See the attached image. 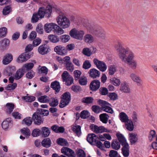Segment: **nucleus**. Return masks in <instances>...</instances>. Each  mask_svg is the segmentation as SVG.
<instances>
[{"mask_svg": "<svg viewBox=\"0 0 157 157\" xmlns=\"http://www.w3.org/2000/svg\"><path fill=\"white\" fill-rule=\"evenodd\" d=\"M51 129L56 133H63L64 132L65 129L62 126L59 127L56 125H53L51 127Z\"/></svg>", "mask_w": 157, "mask_h": 157, "instance_id": "a878e982", "label": "nucleus"}, {"mask_svg": "<svg viewBox=\"0 0 157 157\" xmlns=\"http://www.w3.org/2000/svg\"><path fill=\"white\" fill-rule=\"evenodd\" d=\"M22 99L26 102H31L35 100V97L33 96H24Z\"/></svg>", "mask_w": 157, "mask_h": 157, "instance_id": "e2e57ef3", "label": "nucleus"}, {"mask_svg": "<svg viewBox=\"0 0 157 157\" xmlns=\"http://www.w3.org/2000/svg\"><path fill=\"white\" fill-rule=\"evenodd\" d=\"M125 125L126 128L130 131H132L134 128V125L132 121L129 120L127 122L125 123Z\"/></svg>", "mask_w": 157, "mask_h": 157, "instance_id": "ea45409f", "label": "nucleus"}, {"mask_svg": "<svg viewBox=\"0 0 157 157\" xmlns=\"http://www.w3.org/2000/svg\"><path fill=\"white\" fill-rule=\"evenodd\" d=\"M58 100L56 98H52L49 99L48 102L51 106L55 107L58 105Z\"/></svg>", "mask_w": 157, "mask_h": 157, "instance_id": "473e14b6", "label": "nucleus"}, {"mask_svg": "<svg viewBox=\"0 0 157 157\" xmlns=\"http://www.w3.org/2000/svg\"><path fill=\"white\" fill-rule=\"evenodd\" d=\"M91 129L95 133H102L104 132H110V130L103 126H98L94 124L90 126Z\"/></svg>", "mask_w": 157, "mask_h": 157, "instance_id": "4468645a", "label": "nucleus"}, {"mask_svg": "<svg viewBox=\"0 0 157 157\" xmlns=\"http://www.w3.org/2000/svg\"><path fill=\"white\" fill-rule=\"evenodd\" d=\"M100 86V82L98 79H95L91 81L90 85V90L93 91H96L98 90Z\"/></svg>", "mask_w": 157, "mask_h": 157, "instance_id": "2eb2a0df", "label": "nucleus"}, {"mask_svg": "<svg viewBox=\"0 0 157 157\" xmlns=\"http://www.w3.org/2000/svg\"><path fill=\"white\" fill-rule=\"evenodd\" d=\"M129 77L131 80L134 82L136 83L138 86L142 85V81L138 75L134 73L130 74Z\"/></svg>", "mask_w": 157, "mask_h": 157, "instance_id": "a211bd4d", "label": "nucleus"}, {"mask_svg": "<svg viewBox=\"0 0 157 157\" xmlns=\"http://www.w3.org/2000/svg\"><path fill=\"white\" fill-rule=\"evenodd\" d=\"M98 137L94 133L89 134L86 137L87 141L92 145H95L100 148L103 147L102 144L98 140H97Z\"/></svg>", "mask_w": 157, "mask_h": 157, "instance_id": "423d86ee", "label": "nucleus"}, {"mask_svg": "<svg viewBox=\"0 0 157 157\" xmlns=\"http://www.w3.org/2000/svg\"><path fill=\"white\" fill-rule=\"evenodd\" d=\"M120 90L122 92L125 93H130L131 92L129 85L126 82H123L121 84Z\"/></svg>", "mask_w": 157, "mask_h": 157, "instance_id": "412c9836", "label": "nucleus"}, {"mask_svg": "<svg viewBox=\"0 0 157 157\" xmlns=\"http://www.w3.org/2000/svg\"><path fill=\"white\" fill-rule=\"evenodd\" d=\"M83 26L85 27L88 30L97 36L102 39L105 37V31L101 28H96L91 25L87 20H83L82 21Z\"/></svg>", "mask_w": 157, "mask_h": 157, "instance_id": "f257e3e1", "label": "nucleus"}, {"mask_svg": "<svg viewBox=\"0 0 157 157\" xmlns=\"http://www.w3.org/2000/svg\"><path fill=\"white\" fill-rule=\"evenodd\" d=\"M40 19V16L36 12H35L33 14L31 21L32 23H36Z\"/></svg>", "mask_w": 157, "mask_h": 157, "instance_id": "58836bf2", "label": "nucleus"}, {"mask_svg": "<svg viewBox=\"0 0 157 157\" xmlns=\"http://www.w3.org/2000/svg\"><path fill=\"white\" fill-rule=\"evenodd\" d=\"M11 118H8L4 121L2 124V128L5 130L8 129L10 125L12 124V120Z\"/></svg>", "mask_w": 157, "mask_h": 157, "instance_id": "393cba45", "label": "nucleus"}, {"mask_svg": "<svg viewBox=\"0 0 157 157\" xmlns=\"http://www.w3.org/2000/svg\"><path fill=\"white\" fill-rule=\"evenodd\" d=\"M33 54L32 52H25L23 53L18 57L17 61L19 63L25 62L32 56Z\"/></svg>", "mask_w": 157, "mask_h": 157, "instance_id": "ddd939ff", "label": "nucleus"}, {"mask_svg": "<svg viewBox=\"0 0 157 157\" xmlns=\"http://www.w3.org/2000/svg\"><path fill=\"white\" fill-rule=\"evenodd\" d=\"M90 113L86 110H83L80 113V117L82 119H86L89 117Z\"/></svg>", "mask_w": 157, "mask_h": 157, "instance_id": "864d4df0", "label": "nucleus"}, {"mask_svg": "<svg viewBox=\"0 0 157 157\" xmlns=\"http://www.w3.org/2000/svg\"><path fill=\"white\" fill-rule=\"evenodd\" d=\"M32 122V120L31 117H28L24 118L22 121V124H25L28 126L30 125Z\"/></svg>", "mask_w": 157, "mask_h": 157, "instance_id": "8fccbe9b", "label": "nucleus"}, {"mask_svg": "<svg viewBox=\"0 0 157 157\" xmlns=\"http://www.w3.org/2000/svg\"><path fill=\"white\" fill-rule=\"evenodd\" d=\"M99 104L101 106V109L105 112L112 114L113 111L112 109L109 107L110 104L107 102L101 100H99L98 101Z\"/></svg>", "mask_w": 157, "mask_h": 157, "instance_id": "1a4fd4ad", "label": "nucleus"}, {"mask_svg": "<svg viewBox=\"0 0 157 157\" xmlns=\"http://www.w3.org/2000/svg\"><path fill=\"white\" fill-rule=\"evenodd\" d=\"M17 86V84L16 83L9 84L6 87V89L9 90H13L16 88Z\"/></svg>", "mask_w": 157, "mask_h": 157, "instance_id": "4d7b16f0", "label": "nucleus"}, {"mask_svg": "<svg viewBox=\"0 0 157 157\" xmlns=\"http://www.w3.org/2000/svg\"><path fill=\"white\" fill-rule=\"evenodd\" d=\"M34 66V64L33 63H28L25 64L22 67L25 71V70L29 71Z\"/></svg>", "mask_w": 157, "mask_h": 157, "instance_id": "a18cd8bd", "label": "nucleus"}, {"mask_svg": "<svg viewBox=\"0 0 157 157\" xmlns=\"http://www.w3.org/2000/svg\"><path fill=\"white\" fill-rule=\"evenodd\" d=\"M12 11V9L10 6H8L5 8L3 10V14L4 15H6L9 14Z\"/></svg>", "mask_w": 157, "mask_h": 157, "instance_id": "5fc2aeb1", "label": "nucleus"}, {"mask_svg": "<svg viewBox=\"0 0 157 157\" xmlns=\"http://www.w3.org/2000/svg\"><path fill=\"white\" fill-rule=\"evenodd\" d=\"M50 87L55 91V93L56 94L59 91L61 87L59 83L57 81H55L52 82Z\"/></svg>", "mask_w": 157, "mask_h": 157, "instance_id": "b1692460", "label": "nucleus"}, {"mask_svg": "<svg viewBox=\"0 0 157 157\" xmlns=\"http://www.w3.org/2000/svg\"><path fill=\"white\" fill-rule=\"evenodd\" d=\"M48 97L46 96H41L38 98V101L42 103H48L49 102Z\"/></svg>", "mask_w": 157, "mask_h": 157, "instance_id": "3c124183", "label": "nucleus"}, {"mask_svg": "<svg viewBox=\"0 0 157 157\" xmlns=\"http://www.w3.org/2000/svg\"><path fill=\"white\" fill-rule=\"evenodd\" d=\"M91 64L90 63L88 60H86L84 62L82 67L85 69H87L90 68L91 67Z\"/></svg>", "mask_w": 157, "mask_h": 157, "instance_id": "0e129e2a", "label": "nucleus"}, {"mask_svg": "<svg viewBox=\"0 0 157 157\" xmlns=\"http://www.w3.org/2000/svg\"><path fill=\"white\" fill-rule=\"evenodd\" d=\"M84 34L83 31L78 30L75 29H72L69 33L71 37L78 40L82 39Z\"/></svg>", "mask_w": 157, "mask_h": 157, "instance_id": "9b49d317", "label": "nucleus"}, {"mask_svg": "<svg viewBox=\"0 0 157 157\" xmlns=\"http://www.w3.org/2000/svg\"><path fill=\"white\" fill-rule=\"evenodd\" d=\"M85 41L88 43H91L94 41L93 36L90 34H87L84 37Z\"/></svg>", "mask_w": 157, "mask_h": 157, "instance_id": "79ce46f5", "label": "nucleus"}, {"mask_svg": "<svg viewBox=\"0 0 157 157\" xmlns=\"http://www.w3.org/2000/svg\"><path fill=\"white\" fill-rule=\"evenodd\" d=\"M134 57V53L131 51L121 59L132 69H135L137 67V62L136 60H133Z\"/></svg>", "mask_w": 157, "mask_h": 157, "instance_id": "7ed1b4c3", "label": "nucleus"}, {"mask_svg": "<svg viewBox=\"0 0 157 157\" xmlns=\"http://www.w3.org/2000/svg\"><path fill=\"white\" fill-rule=\"evenodd\" d=\"M89 76L93 79L98 78L100 75V71L95 68L90 69L88 72Z\"/></svg>", "mask_w": 157, "mask_h": 157, "instance_id": "4be33fe9", "label": "nucleus"}, {"mask_svg": "<svg viewBox=\"0 0 157 157\" xmlns=\"http://www.w3.org/2000/svg\"><path fill=\"white\" fill-rule=\"evenodd\" d=\"M93 101V98L90 97L83 98L82 100V101L83 102L87 104L92 103Z\"/></svg>", "mask_w": 157, "mask_h": 157, "instance_id": "49530a36", "label": "nucleus"}, {"mask_svg": "<svg viewBox=\"0 0 157 157\" xmlns=\"http://www.w3.org/2000/svg\"><path fill=\"white\" fill-rule=\"evenodd\" d=\"M52 9V6L48 5L45 8L44 7H40L36 13L40 16V19L44 18L45 16L46 17L48 18L51 16Z\"/></svg>", "mask_w": 157, "mask_h": 157, "instance_id": "20e7f679", "label": "nucleus"}, {"mask_svg": "<svg viewBox=\"0 0 157 157\" xmlns=\"http://www.w3.org/2000/svg\"><path fill=\"white\" fill-rule=\"evenodd\" d=\"M56 21L58 25L62 29L68 28L70 25V20L65 16L59 15L57 17Z\"/></svg>", "mask_w": 157, "mask_h": 157, "instance_id": "39448f33", "label": "nucleus"}, {"mask_svg": "<svg viewBox=\"0 0 157 157\" xmlns=\"http://www.w3.org/2000/svg\"><path fill=\"white\" fill-rule=\"evenodd\" d=\"M93 62L94 64L101 71L104 72L107 69V66L104 62L94 58V59Z\"/></svg>", "mask_w": 157, "mask_h": 157, "instance_id": "f8f14e48", "label": "nucleus"}, {"mask_svg": "<svg viewBox=\"0 0 157 157\" xmlns=\"http://www.w3.org/2000/svg\"><path fill=\"white\" fill-rule=\"evenodd\" d=\"M7 33V29L5 27L0 28V37H4Z\"/></svg>", "mask_w": 157, "mask_h": 157, "instance_id": "13d9d810", "label": "nucleus"}, {"mask_svg": "<svg viewBox=\"0 0 157 157\" xmlns=\"http://www.w3.org/2000/svg\"><path fill=\"white\" fill-rule=\"evenodd\" d=\"M71 100V94L68 92H66L62 96L60 103L59 106L63 108L67 106Z\"/></svg>", "mask_w": 157, "mask_h": 157, "instance_id": "6e6552de", "label": "nucleus"}, {"mask_svg": "<svg viewBox=\"0 0 157 157\" xmlns=\"http://www.w3.org/2000/svg\"><path fill=\"white\" fill-rule=\"evenodd\" d=\"M99 93L102 95H105L108 94V91L107 88L105 87H101L99 90Z\"/></svg>", "mask_w": 157, "mask_h": 157, "instance_id": "69168bd1", "label": "nucleus"}, {"mask_svg": "<svg viewBox=\"0 0 157 157\" xmlns=\"http://www.w3.org/2000/svg\"><path fill=\"white\" fill-rule=\"evenodd\" d=\"M155 136L156 137V140L157 142V134L156 135V132L155 130H151L148 136L149 140L151 141L152 140L153 138Z\"/></svg>", "mask_w": 157, "mask_h": 157, "instance_id": "603ef678", "label": "nucleus"}, {"mask_svg": "<svg viewBox=\"0 0 157 157\" xmlns=\"http://www.w3.org/2000/svg\"><path fill=\"white\" fill-rule=\"evenodd\" d=\"M116 50L118 52L119 58L121 59L131 50L128 48H124L120 42H118L115 45Z\"/></svg>", "mask_w": 157, "mask_h": 157, "instance_id": "0eeeda50", "label": "nucleus"}, {"mask_svg": "<svg viewBox=\"0 0 157 157\" xmlns=\"http://www.w3.org/2000/svg\"><path fill=\"white\" fill-rule=\"evenodd\" d=\"M70 39V36L68 35H63L60 36V40L63 43L67 42Z\"/></svg>", "mask_w": 157, "mask_h": 157, "instance_id": "de8ad7c7", "label": "nucleus"}, {"mask_svg": "<svg viewBox=\"0 0 157 157\" xmlns=\"http://www.w3.org/2000/svg\"><path fill=\"white\" fill-rule=\"evenodd\" d=\"M62 78L63 82H65V84L67 86L71 85L73 82V79L69 73L66 71H64L62 75Z\"/></svg>", "mask_w": 157, "mask_h": 157, "instance_id": "9d476101", "label": "nucleus"}, {"mask_svg": "<svg viewBox=\"0 0 157 157\" xmlns=\"http://www.w3.org/2000/svg\"><path fill=\"white\" fill-rule=\"evenodd\" d=\"M14 105L11 103H7L5 107V109L6 113H11L14 108Z\"/></svg>", "mask_w": 157, "mask_h": 157, "instance_id": "7c9ffc66", "label": "nucleus"}, {"mask_svg": "<svg viewBox=\"0 0 157 157\" xmlns=\"http://www.w3.org/2000/svg\"><path fill=\"white\" fill-rule=\"evenodd\" d=\"M92 111L94 112V113H98L101 112V107H100L98 105H94L92 106L91 108Z\"/></svg>", "mask_w": 157, "mask_h": 157, "instance_id": "bf43d9fd", "label": "nucleus"}, {"mask_svg": "<svg viewBox=\"0 0 157 157\" xmlns=\"http://www.w3.org/2000/svg\"><path fill=\"white\" fill-rule=\"evenodd\" d=\"M57 143L61 146H66L68 144L67 142L65 139L62 138H59L56 140Z\"/></svg>", "mask_w": 157, "mask_h": 157, "instance_id": "37998d69", "label": "nucleus"}, {"mask_svg": "<svg viewBox=\"0 0 157 157\" xmlns=\"http://www.w3.org/2000/svg\"><path fill=\"white\" fill-rule=\"evenodd\" d=\"M72 131L77 135L79 136L81 133V127L79 125L74 126L72 128Z\"/></svg>", "mask_w": 157, "mask_h": 157, "instance_id": "a19ab883", "label": "nucleus"}, {"mask_svg": "<svg viewBox=\"0 0 157 157\" xmlns=\"http://www.w3.org/2000/svg\"><path fill=\"white\" fill-rule=\"evenodd\" d=\"M116 136L117 138L118 141L122 146L121 148L122 153L124 157L129 156L130 153V147L128 144L124 135L120 133H117Z\"/></svg>", "mask_w": 157, "mask_h": 157, "instance_id": "f03ea898", "label": "nucleus"}, {"mask_svg": "<svg viewBox=\"0 0 157 157\" xmlns=\"http://www.w3.org/2000/svg\"><path fill=\"white\" fill-rule=\"evenodd\" d=\"M48 38L50 41L52 43H57L59 41V37L54 35H49Z\"/></svg>", "mask_w": 157, "mask_h": 157, "instance_id": "4c0bfd02", "label": "nucleus"}, {"mask_svg": "<svg viewBox=\"0 0 157 157\" xmlns=\"http://www.w3.org/2000/svg\"><path fill=\"white\" fill-rule=\"evenodd\" d=\"M136 134L131 133L129 134V140L131 144H135L138 140Z\"/></svg>", "mask_w": 157, "mask_h": 157, "instance_id": "c85d7f7f", "label": "nucleus"}, {"mask_svg": "<svg viewBox=\"0 0 157 157\" xmlns=\"http://www.w3.org/2000/svg\"><path fill=\"white\" fill-rule=\"evenodd\" d=\"M120 144L119 141L116 139L113 141L111 143V147L113 149L118 150L120 148Z\"/></svg>", "mask_w": 157, "mask_h": 157, "instance_id": "72a5a7b5", "label": "nucleus"}, {"mask_svg": "<svg viewBox=\"0 0 157 157\" xmlns=\"http://www.w3.org/2000/svg\"><path fill=\"white\" fill-rule=\"evenodd\" d=\"M41 133L44 137H48L50 133V128L46 127H42L41 128Z\"/></svg>", "mask_w": 157, "mask_h": 157, "instance_id": "e433bc0d", "label": "nucleus"}, {"mask_svg": "<svg viewBox=\"0 0 157 157\" xmlns=\"http://www.w3.org/2000/svg\"><path fill=\"white\" fill-rule=\"evenodd\" d=\"M78 80L79 84L81 85H86L87 84V79L85 76H82Z\"/></svg>", "mask_w": 157, "mask_h": 157, "instance_id": "c03bdc74", "label": "nucleus"}, {"mask_svg": "<svg viewBox=\"0 0 157 157\" xmlns=\"http://www.w3.org/2000/svg\"><path fill=\"white\" fill-rule=\"evenodd\" d=\"M61 152L69 157H75V152L72 149L67 147H63L61 149Z\"/></svg>", "mask_w": 157, "mask_h": 157, "instance_id": "dca6fc26", "label": "nucleus"}, {"mask_svg": "<svg viewBox=\"0 0 157 157\" xmlns=\"http://www.w3.org/2000/svg\"><path fill=\"white\" fill-rule=\"evenodd\" d=\"M25 73V71L22 68L18 70L14 75L15 79L16 80L20 79L24 75Z\"/></svg>", "mask_w": 157, "mask_h": 157, "instance_id": "bb28decb", "label": "nucleus"}, {"mask_svg": "<svg viewBox=\"0 0 157 157\" xmlns=\"http://www.w3.org/2000/svg\"><path fill=\"white\" fill-rule=\"evenodd\" d=\"M36 30L38 33L42 34L43 33V26L41 24L39 23L37 25Z\"/></svg>", "mask_w": 157, "mask_h": 157, "instance_id": "680f3d73", "label": "nucleus"}, {"mask_svg": "<svg viewBox=\"0 0 157 157\" xmlns=\"http://www.w3.org/2000/svg\"><path fill=\"white\" fill-rule=\"evenodd\" d=\"M13 59V56L10 54H7L4 57L3 60V63L5 65H7Z\"/></svg>", "mask_w": 157, "mask_h": 157, "instance_id": "cd10ccee", "label": "nucleus"}, {"mask_svg": "<svg viewBox=\"0 0 157 157\" xmlns=\"http://www.w3.org/2000/svg\"><path fill=\"white\" fill-rule=\"evenodd\" d=\"M54 50L57 54L60 55L64 56L67 54V49L65 47L61 45L56 46Z\"/></svg>", "mask_w": 157, "mask_h": 157, "instance_id": "f3484780", "label": "nucleus"}, {"mask_svg": "<svg viewBox=\"0 0 157 157\" xmlns=\"http://www.w3.org/2000/svg\"><path fill=\"white\" fill-rule=\"evenodd\" d=\"M109 116L105 113L101 114L99 116L100 121L104 124H106L108 121Z\"/></svg>", "mask_w": 157, "mask_h": 157, "instance_id": "f704fd0d", "label": "nucleus"}, {"mask_svg": "<svg viewBox=\"0 0 157 157\" xmlns=\"http://www.w3.org/2000/svg\"><path fill=\"white\" fill-rule=\"evenodd\" d=\"M82 53L84 55L88 56H90L92 54L91 51L87 48H84L82 50Z\"/></svg>", "mask_w": 157, "mask_h": 157, "instance_id": "052dcab7", "label": "nucleus"}, {"mask_svg": "<svg viewBox=\"0 0 157 157\" xmlns=\"http://www.w3.org/2000/svg\"><path fill=\"white\" fill-rule=\"evenodd\" d=\"M51 144V140L49 138L44 139L41 142L42 146L47 148L50 147Z\"/></svg>", "mask_w": 157, "mask_h": 157, "instance_id": "c9c22d12", "label": "nucleus"}, {"mask_svg": "<svg viewBox=\"0 0 157 157\" xmlns=\"http://www.w3.org/2000/svg\"><path fill=\"white\" fill-rule=\"evenodd\" d=\"M119 117L120 120L122 122L125 123L129 120L128 116L124 112H121L120 113Z\"/></svg>", "mask_w": 157, "mask_h": 157, "instance_id": "c756f323", "label": "nucleus"}, {"mask_svg": "<svg viewBox=\"0 0 157 157\" xmlns=\"http://www.w3.org/2000/svg\"><path fill=\"white\" fill-rule=\"evenodd\" d=\"M52 32L58 35H61L64 33V31L59 25L54 23Z\"/></svg>", "mask_w": 157, "mask_h": 157, "instance_id": "5701e85b", "label": "nucleus"}, {"mask_svg": "<svg viewBox=\"0 0 157 157\" xmlns=\"http://www.w3.org/2000/svg\"><path fill=\"white\" fill-rule=\"evenodd\" d=\"M33 119L35 124L40 125L43 123V119L42 118L38 113L36 112L33 115Z\"/></svg>", "mask_w": 157, "mask_h": 157, "instance_id": "6ab92c4d", "label": "nucleus"}, {"mask_svg": "<svg viewBox=\"0 0 157 157\" xmlns=\"http://www.w3.org/2000/svg\"><path fill=\"white\" fill-rule=\"evenodd\" d=\"M54 23H47L46 24L44 27V29L47 33H50L52 31Z\"/></svg>", "mask_w": 157, "mask_h": 157, "instance_id": "2f4dec72", "label": "nucleus"}, {"mask_svg": "<svg viewBox=\"0 0 157 157\" xmlns=\"http://www.w3.org/2000/svg\"><path fill=\"white\" fill-rule=\"evenodd\" d=\"M50 50L48 46L44 44L40 45L38 48V52L41 54L45 55L48 53Z\"/></svg>", "mask_w": 157, "mask_h": 157, "instance_id": "aec40b11", "label": "nucleus"}, {"mask_svg": "<svg viewBox=\"0 0 157 157\" xmlns=\"http://www.w3.org/2000/svg\"><path fill=\"white\" fill-rule=\"evenodd\" d=\"M110 81L114 86H119L121 83V81L120 79L115 77L111 78Z\"/></svg>", "mask_w": 157, "mask_h": 157, "instance_id": "6e6d98bb", "label": "nucleus"}, {"mask_svg": "<svg viewBox=\"0 0 157 157\" xmlns=\"http://www.w3.org/2000/svg\"><path fill=\"white\" fill-rule=\"evenodd\" d=\"M75 79V80H78L80 78L81 75L82 74L81 72L79 70H75L74 71Z\"/></svg>", "mask_w": 157, "mask_h": 157, "instance_id": "774afa93", "label": "nucleus"}, {"mask_svg": "<svg viewBox=\"0 0 157 157\" xmlns=\"http://www.w3.org/2000/svg\"><path fill=\"white\" fill-rule=\"evenodd\" d=\"M66 67L67 71L71 72H72L74 69V66L71 62L66 63Z\"/></svg>", "mask_w": 157, "mask_h": 157, "instance_id": "338daca9", "label": "nucleus"}, {"mask_svg": "<svg viewBox=\"0 0 157 157\" xmlns=\"http://www.w3.org/2000/svg\"><path fill=\"white\" fill-rule=\"evenodd\" d=\"M109 74L112 75L114 74L116 71V67L114 65H111L109 67Z\"/></svg>", "mask_w": 157, "mask_h": 157, "instance_id": "09e8293b", "label": "nucleus"}]
</instances>
